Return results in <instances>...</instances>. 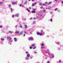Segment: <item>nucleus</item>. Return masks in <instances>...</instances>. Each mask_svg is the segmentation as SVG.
I'll list each match as a JSON object with an SVG mask.
<instances>
[{
    "label": "nucleus",
    "mask_w": 63,
    "mask_h": 63,
    "mask_svg": "<svg viewBox=\"0 0 63 63\" xmlns=\"http://www.w3.org/2000/svg\"><path fill=\"white\" fill-rule=\"evenodd\" d=\"M37 35H40V33H39V32H37Z\"/></svg>",
    "instance_id": "dca6fc26"
},
{
    "label": "nucleus",
    "mask_w": 63,
    "mask_h": 63,
    "mask_svg": "<svg viewBox=\"0 0 63 63\" xmlns=\"http://www.w3.org/2000/svg\"><path fill=\"white\" fill-rule=\"evenodd\" d=\"M2 28V25L0 26V28Z\"/></svg>",
    "instance_id": "4c0bfd02"
},
{
    "label": "nucleus",
    "mask_w": 63,
    "mask_h": 63,
    "mask_svg": "<svg viewBox=\"0 0 63 63\" xmlns=\"http://www.w3.org/2000/svg\"><path fill=\"white\" fill-rule=\"evenodd\" d=\"M43 11L44 13H46V10H43Z\"/></svg>",
    "instance_id": "c756f323"
},
{
    "label": "nucleus",
    "mask_w": 63,
    "mask_h": 63,
    "mask_svg": "<svg viewBox=\"0 0 63 63\" xmlns=\"http://www.w3.org/2000/svg\"><path fill=\"white\" fill-rule=\"evenodd\" d=\"M20 35H22L23 34V31H22L20 33Z\"/></svg>",
    "instance_id": "f8f14e48"
},
{
    "label": "nucleus",
    "mask_w": 63,
    "mask_h": 63,
    "mask_svg": "<svg viewBox=\"0 0 63 63\" xmlns=\"http://www.w3.org/2000/svg\"><path fill=\"white\" fill-rule=\"evenodd\" d=\"M33 19V18H32V17H31V18H30V19Z\"/></svg>",
    "instance_id": "de8ad7c7"
},
{
    "label": "nucleus",
    "mask_w": 63,
    "mask_h": 63,
    "mask_svg": "<svg viewBox=\"0 0 63 63\" xmlns=\"http://www.w3.org/2000/svg\"><path fill=\"white\" fill-rule=\"evenodd\" d=\"M3 4V2H0V5H1Z\"/></svg>",
    "instance_id": "aec40b11"
},
{
    "label": "nucleus",
    "mask_w": 63,
    "mask_h": 63,
    "mask_svg": "<svg viewBox=\"0 0 63 63\" xmlns=\"http://www.w3.org/2000/svg\"><path fill=\"white\" fill-rule=\"evenodd\" d=\"M17 3V1H16V2H12V5H15V4H16Z\"/></svg>",
    "instance_id": "f03ea898"
},
{
    "label": "nucleus",
    "mask_w": 63,
    "mask_h": 63,
    "mask_svg": "<svg viewBox=\"0 0 63 63\" xmlns=\"http://www.w3.org/2000/svg\"><path fill=\"white\" fill-rule=\"evenodd\" d=\"M12 17H13V18H14V15H12Z\"/></svg>",
    "instance_id": "c9c22d12"
},
{
    "label": "nucleus",
    "mask_w": 63,
    "mask_h": 63,
    "mask_svg": "<svg viewBox=\"0 0 63 63\" xmlns=\"http://www.w3.org/2000/svg\"><path fill=\"white\" fill-rule=\"evenodd\" d=\"M29 9H31V7H30Z\"/></svg>",
    "instance_id": "bf43d9fd"
},
{
    "label": "nucleus",
    "mask_w": 63,
    "mask_h": 63,
    "mask_svg": "<svg viewBox=\"0 0 63 63\" xmlns=\"http://www.w3.org/2000/svg\"><path fill=\"white\" fill-rule=\"evenodd\" d=\"M34 4H35L36 5V4H37V3L36 2H35Z\"/></svg>",
    "instance_id": "603ef678"
},
{
    "label": "nucleus",
    "mask_w": 63,
    "mask_h": 63,
    "mask_svg": "<svg viewBox=\"0 0 63 63\" xmlns=\"http://www.w3.org/2000/svg\"><path fill=\"white\" fill-rule=\"evenodd\" d=\"M32 47H34L35 46V44H32Z\"/></svg>",
    "instance_id": "b1692460"
},
{
    "label": "nucleus",
    "mask_w": 63,
    "mask_h": 63,
    "mask_svg": "<svg viewBox=\"0 0 63 63\" xmlns=\"http://www.w3.org/2000/svg\"><path fill=\"white\" fill-rule=\"evenodd\" d=\"M56 44H57V45H59V44H60V43L59 42H58L56 43Z\"/></svg>",
    "instance_id": "cd10ccee"
},
{
    "label": "nucleus",
    "mask_w": 63,
    "mask_h": 63,
    "mask_svg": "<svg viewBox=\"0 0 63 63\" xmlns=\"http://www.w3.org/2000/svg\"><path fill=\"white\" fill-rule=\"evenodd\" d=\"M43 5H45V6H46V4H43Z\"/></svg>",
    "instance_id": "8fccbe9b"
},
{
    "label": "nucleus",
    "mask_w": 63,
    "mask_h": 63,
    "mask_svg": "<svg viewBox=\"0 0 63 63\" xmlns=\"http://www.w3.org/2000/svg\"><path fill=\"white\" fill-rule=\"evenodd\" d=\"M29 57H26L25 58V59L26 60H28L29 59Z\"/></svg>",
    "instance_id": "ddd939ff"
},
{
    "label": "nucleus",
    "mask_w": 63,
    "mask_h": 63,
    "mask_svg": "<svg viewBox=\"0 0 63 63\" xmlns=\"http://www.w3.org/2000/svg\"><path fill=\"white\" fill-rule=\"evenodd\" d=\"M59 63H60V62H61V61L60 60H59Z\"/></svg>",
    "instance_id": "49530a36"
},
{
    "label": "nucleus",
    "mask_w": 63,
    "mask_h": 63,
    "mask_svg": "<svg viewBox=\"0 0 63 63\" xmlns=\"http://www.w3.org/2000/svg\"><path fill=\"white\" fill-rule=\"evenodd\" d=\"M44 8V7L43 6H41L40 7V9H43Z\"/></svg>",
    "instance_id": "2f4dec72"
},
{
    "label": "nucleus",
    "mask_w": 63,
    "mask_h": 63,
    "mask_svg": "<svg viewBox=\"0 0 63 63\" xmlns=\"http://www.w3.org/2000/svg\"><path fill=\"white\" fill-rule=\"evenodd\" d=\"M9 33H13V32L10 31H9Z\"/></svg>",
    "instance_id": "2eb2a0df"
},
{
    "label": "nucleus",
    "mask_w": 63,
    "mask_h": 63,
    "mask_svg": "<svg viewBox=\"0 0 63 63\" xmlns=\"http://www.w3.org/2000/svg\"><path fill=\"white\" fill-rule=\"evenodd\" d=\"M33 24H35V21H34L33 22Z\"/></svg>",
    "instance_id": "58836bf2"
},
{
    "label": "nucleus",
    "mask_w": 63,
    "mask_h": 63,
    "mask_svg": "<svg viewBox=\"0 0 63 63\" xmlns=\"http://www.w3.org/2000/svg\"><path fill=\"white\" fill-rule=\"evenodd\" d=\"M50 62L49 61H48L47 62V63H49Z\"/></svg>",
    "instance_id": "79ce46f5"
},
{
    "label": "nucleus",
    "mask_w": 63,
    "mask_h": 63,
    "mask_svg": "<svg viewBox=\"0 0 63 63\" xmlns=\"http://www.w3.org/2000/svg\"><path fill=\"white\" fill-rule=\"evenodd\" d=\"M24 32L25 33V34H27V32H26L24 31Z\"/></svg>",
    "instance_id": "72a5a7b5"
},
{
    "label": "nucleus",
    "mask_w": 63,
    "mask_h": 63,
    "mask_svg": "<svg viewBox=\"0 0 63 63\" xmlns=\"http://www.w3.org/2000/svg\"><path fill=\"white\" fill-rule=\"evenodd\" d=\"M35 9H33V10H35Z\"/></svg>",
    "instance_id": "774afa93"
},
{
    "label": "nucleus",
    "mask_w": 63,
    "mask_h": 63,
    "mask_svg": "<svg viewBox=\"0 0 63 63\" xmlns=\"http://www.w3.org/2000/svg\"><path fill=\"white\" fill-rule=\"evenodd\" d=\"M48 9H50V8H49V7L48 8Z\"/></svg>",
    "instance_id": "13d9d810"
},
{
    "label": "nucleus",
    "mask_w": 63,
    "mask_h": 63,
    "mask_svg": "<svg viewBox=\"0 0 63 63\" xmlns=\"http://www.w3.org/2000/svg\"><path fill=\"white\" fill-rule=\"evenodd\" d=\"M32 29H30L29 31H32Z\"/></svg>",
    "instance_id": "bb28decb"
},
{
    "label": "nucleus",
    "mask_w": 63,
    "mask_h": 63,
    "mask_svg": "<svg viewBox=\"0 0 63 63\" xmlns=\"http://www.w3.org/2000/svg\"><path fill=\"white\" fill-rule=\"evenodd\" d=\"M34 53H35V54H36V53H37V52L35 51L34 52Z\"/></svg>",
    "instance_id": "37998d69"
},
{
    "label": "nucleus",
    "mask_w": 63,
    "mask_h": 63,
    "mask_svg": "<svg viewBox=\"0 0 63 63\" xmlns=\"http://www.w3.org/2000/svg\"><path fill=\"white\" fill-rule=\"evenodd\" d=\"M33 19H36V17H34L33 18Z\"/></svg>",
    "instance_id": "a19ab883"
},
{
    "label": "nucleus",
    "mask_w": 63,
    "mask_h": 63,
    "mask_svg": "<svg viewBox=\"0 0 63 63\" xmlns=\"http://www.w3.org/2000/svg\"><path fill=\"white\" fill-rule=\"evenodd\" d=\"M33 39V37H30L28 38V39L29 41H30V40H32Z\"/></svg>",
    "instance_id": "f257e3e1"
},
{
    "label": "nucleus",
    "mask_w": 63,
    "mask_h": 63,
    "mask_svg": "<svg viewBox=\"0 0 63 63\" xmlns=\"http://www.w3.org/2000/svg\"><path fill=\"white\" fill-rule=\"evenodd\" d=\"M23 35H24L23 36L24 37H25V33H23Z\"/></svg>",
    "instance_id": "e433bc0d"
},
{
    "label": "nucleus",
    "mask_w": 63,
    "mask_h": 63,
    "mask_svg": "<svg viewBox=\"0 0 63 63\" xmlns=\"http://www.w3.org/2000/svg\"><path fill=\"white\" fill-rule=\"evenodd\" d=\"M40 36H43V35H45V32H44V34H43V32L40 33Z\"/></svg>",
    "instance_id": "7ed1b4c3"
},
{
    "label": "nucleus",
    "mask_w": 63,
    "mask_h": 63,
    "mask_svg": "<svg viewBox=\"0 0 63 63\" xmlns=\"http://www.w3.org/2000/svg\"><path fill=\"white\" fill-rule=\"evenodd\" d=\"M32 13H35V11L33 10L32 11Z\"/></svg>",
    "instance_id": "f3484780"
},
{
    "label": "nucleus",
    "mask_w": 63,
    "mask_h": 63,
    "mask_svg": "<svg viewBox=\"0 0 63 63\" xmlns=\"http://www.w3.org/2000/svg\"><path fill=\"white\" fill-rule=\"evenodd\" d=\"M19 14H15V16H16V17H18L19 16Z\"/></svg>",
    "instance_id": "20e7f679"
},
{
    "label": "nucleus",
    "mask_w": 63,
    "mask_h": 63,
    "mask_svg": "<svg viewBox=\"0 0 63 63\" xmlns=\"http://www.w3.org/2000/svg\"><path fill=\"white\" fill-rule=\"evenodd\" d=\"M27 56L28 57H29L30 56V55L29 54H27Z\"/></svg>",
    "instance_id": "423d86ee"
},
{
    "label": "nucleus",
    "mask_w": 63,
    "mask_h": 63,
    "mask_svg": "<svg viewBox=\"0 0 63 63\" xmlns=\"http://www.w3.org/2000/svg\"><path fill=\"white\" fill-rule=\"evenodd\" d=\"M11 5H9V7H11Z\"/></svg>",
    "instance_id": "a18cd8bd"
},
{
    "label": "nucleus",
    "mask_w": 63,
    "mask_h": 63,
    "mask_svg": "<svg viewBox=\"0 0 63 63\" xmlns=\"http://www.w3.org/2000/svg\"><path fill=\"white\" fill-rule=\"evenodd\" d=\"M10 39H9V41H11V40H10Z\"/></svg>",
    "instance_id": "680f3d73"
},
{
    "label": "nucleus",
    "mask_w": 63,
    "mask_h": 63,
    "mask_svg": "<svg viewBox=\"0 0 63 63\" xmlns=\"http://www.w3.org/2000/svg\"><path fill=\"white\" fill-rule=\"evenodd\" d=\"M27 3V1L26 0L24 3V4H26Z\"/></svg>",
    "instance_id": "9b49d317"
},
{
    "label": "nucleus",
    "mask_w": 63,
    "mask_h": 63,
    "mask_svg": "<svg viewBox=\"0 0 63 63\" xmlns=\"http://www.w3.org/2000/svg\"><path fill=\"white\" fill-rule=\"evenodd\" d=\"M36 47H34L33 48V49H36Z\"/></svg>",
    "instance_id": "a878e982"
},
{
    "label": "nucleus",
    "mask_w": 63,
    "mask_h": 63,
    "mask_svg": "<svg viewBox=\"0 0 63 63\" xmlns=\"http://www.w3.org/2000/svg\"><path fill=\"white\" fill-rule=\"evenodd\" d=\"M40 5H42V3H40Z\"/></svg>",
    "instance_id": "052dcab7"
},
{
    "label": "nucleus",
    "mask_w": 63,
    "mask_h": 63,
    "mask_svg": "<svg viewBox=\"0 0 63 63\" xmlns=\"http://www.w3.org/2000/svg\"><path fill=\"white\" fill-rule=\"evenodd\" d=\"M22 6V5H20V7H21V6Z\"/></svg>",
    "instance_id": "5fc2aeb1"
},
{
    "label": "nucleus",
    "mask_w": 63,
    "mask_h": 63,
    "mask_svg": "<svg viewBox=\"0 0 63 63\" xmlns=\"http://www.w3.org/2000/svg\"><path fill=\"white\" fill-rule=\"evenodd\" d=\"M27 10L28 11V12H30V10H29V9H28V8L27 9Z\"/></svg>",
    "instance_id": "a211bd4d"
},
{
    "label": "nucleus",
    "mask_w": 63,
    "mask_h": 63,
    "mask_svg": "<svg viewBox=\"0 0 63 63\" xmlns=\"http://www.w3.org/2000/svg\"><path fill=\"white\" fill-rule=\"evenodd\" d=\"M33 56H31L30 57V59H32V58H33Z\"/></svg>",
    "instance_id": "7c9ffc66"
},
{
    "label": "nucleus",
    "mask_w": 63,
    "mask_h": 63,
    "mask_svg": "<svg viewBox=\"0 0 63 63\" xmlns=\"http://www.w3.org/2000/svg\"><path fill=\"white\" fill-rule=\"evenodd\" d=\"M32 47H30V49H32Z\"/></svg>",
    "instance_id": "c03bdc74"
},
{
    "label": "nucleus",
    "mask_w": 63,
    "mask_h": 63,
    "mask_svg": "<svg viewBox=\"0 0 63 63\" xmlns=\"http://www.w3.org/2000/svg\"><path fill=\"white\" fill-rule=\"evenodd\" d=\"M25 29L27 28V25H25Z\"/></svg>",
    "instance_id": "393cba45"
},
{
    "label": "nucleus",
    "mask_w": 63,
    "mask_h": 63,
    "mask_svg": "<svg viewBox=\"0 0 63 63\" xmlns=\"http://www.w3.org/2000/svg\"><path fill=\"white\" fill-rule=\"evenodd\" d=\"M62 3L63 4V1H62Z\"/></svg>",
    "instance_id": "338daca9"
},
{
    "label": "nucleus",
    "mask_w": 63,
    "mask_h": 63,
    "mask_svg": "<svg viewBox=\"0 0 63 63\" xmlns=\"http://www.w3.org/2000/svg\"><path fill=\"white\" fill-rule=\"evenodd\" d=\"M38 16H37V18H38Z\"/></svg>",
    "instance_id": "e2e57ef3"
},
{
    "label": "nucleus",
    "mask_w": 63,
    "mask_h": 63,
    "mask_svg": "<svg viewBox=\"0 0 63 63\" xmlns=\"http://www.w3.org/2000/svg\"><path fill=\"white\" fill-rule=\"evenodd\" d=\"M41 33H42V32H43V34H44V31H43V30H41Z\"/></svg>",
    "instance_id": "6e6552de"
},
{
    "label": "nucleus",
    "mask_w": 63,
    "mask_h": 63,
    "mask_svg": "<svg viewBox=\"0 0 63 63\" xmlns=\"http://www.w3.org/2000/svg\"><path fill=\"white\" fill-rule=\"evenodd\" d=\"M15 33H16V34H19V32L18 31H16L15 32Z\"/></svg>",
    "instance_id": "0eeeda50"
},
{
    "label": "nucleus",
    "mask_w": 63,
    "mask_h": 63,
    "mask_svg": "<svg viewBox=\"0 0 63 63\" xmlns=\"http://www.w3.org/2000/svg\"><path fill=\"white\" fill-rule=\"evenodd\" d=\"M59 10H58V12H59Z\"/></svg>",
    "instance_id": "69168bd1"
},
{
    "label": "nucleus",
    "mask_w": 63,
    "mask_h": 63,
    "mask_svg": "<svg viewBox=\"0 0 63 63\" xmlns=\"http://www.w3.org/2000/svg\"><path fill=\"white\" fill-rule=\"evenodd\" d=\"M11 12H13V9L12 8H11Z\"/></svg>",
    "instance_id": "473e14b6"
},
{
    "label": "nucleus",
    "mask_w": 63,
    "mask_h": 63,
    "mask_svg": "<svg viewBox=\"0 0 63 63\" xmlns=\"http://www.w3.org/2000/svg\"><path fill=\"white\" fill-rule=\"evenodd\" d=\"M14 39L15 42H16V41H17V39H16V38H14Z\"/></svg>",
    "instance_id": "1a4fd4ad"
},
{
    "label": "nucleus",
    "mask_w": 63,
    "mask_h": 63,
    "mask_svg": "<svg viewBox=\"0 0 63 63\" xmlns=\"http://www.w3.org/2000/svg\"><path fill=\"white\" fill-rule=\"evenodd\" d=\"M26 53L27 54H29V52H27V51H26Z\"/></svg>",
    "instance_id": "c85d7f7f"
},
{
    "label": "nucleus",
    "mask_w": 63,
    "mask_h": 63,
    "mask_svg": "<svg viewBox=\"0 0 63 63\" xmlns=\"http://www.w3.org/2000/svg\"><path fill=\"white\" fill-rule=\"evenodd\" d=\"M41 45L42 46H44V44H42Z\"/></svg>",
    "instance_id": "ea45409f"
},
{
    "label": "nucleus",
    "mask_w": 63,
    "mask_h": 63,
    "mask_svg": "<svg viewBox=\"0 0 63 63\" xmlns=\"http://www.w3.org/2000/svg\"><path fill=\"white\" fill-rule=\"evenodd\" d=\"M52 19H51V20H50V21L51 22H52Z\"/></svg>",
    "instance_id": "3c124183"
},
{
    "label": "nucleus",
    "mask_w": 63,
    "mask_h": 63,
    "mask_svg": "<svg viewBox=\"0 0 63 63\" xmlns=\"http://www.w3.org/2000/svg\"><path fill=\"white\" fill-rule=\"evenodd\" d=\"M60 48H59V49H58V50H60Z\"/></svg>",
    "instance_id": "0e129e2a"
},
{
    "label": "nucleus",
    "mask_w": 63,
    "mask_h": 63,
    "mask_svg": "<svg viewBox=\"0 0 63 63\" xmlns=\"http://www.w3.org/2000/svg\"><path fill=\"white\" fill-rule=\"evenodd\" d=\"M48 54L49 55H50V53H48Z\"/></svg>",
    "instance_id": "864d4df0"
},
{
    "label": "nucleus",
    "mask_w": 63,
    "mask_h": 63,
    "mask_svg": "<svg viewBox=\"0 0 63 63\" xmlns=\"http://www.w3.org/2000/svg\"><path fill=\"white\" fill-rule=\"evenodd\" d=\"M52 3V1H50V2H48V4H51Z\"/></svg>",
    "instance_id": "6ab92c4d"
},
{
    "label": "nucleus",
    "mask_w": 63,
    "mask_h": 63,
    "mask_svg": "<svg viewBox=\"0 0 63 63\" xmlns=\"http://www.w3.org/2000/svg\"><path fill=\"white\" fill-rule=\"evenodd\" d=\"M7 39H10V40H12V38H11V37H9V36H8L7 37Z\"/></svg>",
    "instance_id": "39448f33"
},
{
    "label": "nucleus",
    "mask_w": 63,
    "mask_h": 63,
    "mask_svg": "<svg viewBox=\"0 0 63 63\" xmlns=\"http://www.w3.org/2000/svg\"><path fill=\"white\" fill-rule=\"evenodd\" d=\"M41 48L42 49H43V48H44L45 47H42Z\"/></svg>",
    "instance_id": "f704fd0d"
},
{
    "label": "nucleus",
    "mask_w": 63,
    "mask_h": 63,
    "mask_svg": "<svg viewBox=\"0 0 63 63\" xmlns=\"http://www.w3.org/2000/svg\"><path fill=\"white\" fill-rule=\"evenodd\" d=\"M35 4H34V3L32 4V6H33V7H34V6H35Z\"/></svg>",
    "instance_id": "412c9836"
},
{
    "label": "nucleus",
    "mask_w": 63,
    "mask_h": 63,
    "mask_svg": "<svg viewBox=\"0 0 63 63\" xmlns=\"http://www.w3.org/2000/svg\"><path fill=\"white\" fill-rule=\"evenodd\" d=\"M19 27H20V28H22V27H23L22 26V25H19Z\"/></svg>",
    "instance_id": "9d476101"
},
{
    "label": "nucleus",
    "mask_w": 63,
    "mask_h": 63,
    "mask_svg": "<svg viewBox=\"0 0 63 63\" xmlns=\"http://www.w3.org/2000/svg\"><path fill=\"white\" fill-rule=\"evenodd\" d=\"M17 26H18V25H17L16 26V27H17Z\"/></svg>",
    "instance_id": "09e8293b"
},
{
    "label": "nucleus",
    "mask_w": 63,
    "mask_h": 63,
    "mask_svg": "<svg viewBox=\"0 0 63 63\" xmlns=\"http://www.w3.org/2000/svg\"><path fill=\"white\" fill-rule=\"evenodd\" d=\"M45 3L46 4H47V2H45Z\"/></svg>",
    "instance_id": "4d7b16f0"
},
{
    "label": "nucleus",
    "mask_w": 63,
    "mask_h": 63,
    "mask_svg": "<svg viewBox=\"0 0 63 63\" xmlns=\"http://www.w3.org/2000/svg\"><path fill=\"white\" fill-rule=\"evenodd\" d=\"M51 56H53L52 58H54V55H53L52 54H51Z\"/></svg>",
    "instance_id": "4468645a"
},
{
    "label": "nucleus",
    "mask_w": 63,
    "mask_h": 63,
    "mask_svg": "<svg viewBox=\"0 0 63 63\" xmlns=\"http://www.w3.org/2000/svg\"><path fill=\"white\" fill-rule=\"evenodd\" d=\"M1 41H4V39H2V38H1Z\"/></svg>",
    "instance_id": "4be33fe9"
},
{
    "label": "nucleus",
    "mask_w": 63,
    "mask_h": 63,
    "mask_svg": "<svg viewBox=\"0 0 63 63\" xmlns=\"http://www.w3.org/2000/svg\"><path fill=\"white\" fill-rule=\"evenodd\" d=\"M55 1L56 2H57V0H55Z\"/></svg>",
    "instance_id": "6e6d98bb"
},
{
    "label": "nucleus",
    "mask_w": 63,
    "mask_h": 63,
    "mask_svg": "<svg viewBox=\"0 0 63 63\" xmlns=\"http://www.w3.org/2000/svg\"><path fill=\"white\" fill-rule=\"evenodd\" d=\"M57 9V8H56V9H55L54 10V11H57V9Z\"/></svg>",
    "instance_id": "5701e85b"
}]
</instances>
